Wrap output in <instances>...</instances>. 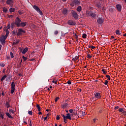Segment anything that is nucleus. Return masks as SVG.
I'll return each instance as SVG.
<instances>
[{
  "mask_svg": "<svg viewBox=\"0 0 126 126\" xmlns=\"http://www.w3.org/2000/svg\"><path fill=\"white\" fill-rule=\"evenodd\" d=\"M70 116L71 115L69 113H67V114H66V116H65L63 114H62V117L63 118L64 123H65V124L67 123V122L66 121H67V119L69 120H71Z\"/></svg>",
  "mask_w": 126,
  "mask_h": 126,
  "instance_id": "1",
  "label": "nucleus"
},
{
  "mask_svg": "<svg viewBox=\"0 0 126 126\" xmlns=\"http://www.w3.org/2000/svg\"><path fill=\"white\" fill-rule=\"evenodd\" d=\"M33 8L36 10V11H37V12H38V13L40 15H43V12H42V11H41V10L40 9V8H39V7H38L37 5H34L33 6Z\"/></svg>",
  "mask_w": 126,
  "mask_h": 126,
  "instance_id": "2",
  "label": "nucleus"
},
{
  "mask_svg": "<svg viewBox=\"0 0 126 126\" xmlns=\"http://www.w3.org/2000/svg\"><path fill=\"white\" fill-rule=\"evenodd\" d=\"M6 37L4 35L1 36L0 37V42L2 45H4L5 44V40H6Z\"/></svg>",
  "mask_w": 126,
  "mask_h": 126,
  "instance_id": "3",
  "label": "nucleus"
},
{
  "mask_svg": "<svg viewBox=\"0 0 126 126\" xmlns=\"http://www.w3.org/2000/svg\"><path fill=\"white\" fill-rule=\"evenodd\" d=\"M9 28H10V27L9 26V25H8L7 26L5 27L4 29V31L6 32V34L4 36L7 38V37H8V35H9V31H8V29H9Z\"/></svg>",
  "mask_w": 126,
  "mask_h": 126,
  "instance_id": "4",
  "label": "nucleus"
},
{
  "mask_svg": "<svg viewBox=\"0 0 126 126\" xmlns=\"http://www.w3.org/2000/svg\"><path fill=\"white\" fill-rule=\"evenodd\" d=\"M21 22V20L19 18L17 17L15 20V24L17 26V27H20V24Z\"/></svg>",
  "mask_w": 126,
  "mask_h": 126,
  "instance_id": "5",
  "label": "nucleus"
},
{
  "mask_svg": "<svg viewBox=\"0 0 126 126\" xmlns=\"http://www.w3.org/2000/svg\"><path fill=\"white\" fill-rule=\"evenodd\" d=\"M14 90H15V84H14V82H12L11 84V94H14Z\"/></svg>",
  "mask_w": 126,
  "mask_h": 126,
  "instance_id": "6",
  "label": "nucleus"
},
{
  "mask_svg": "<svg viewBox=\"0 0 126 126\" xmlns=\"http://www.w3.org/2000/svg\"><path fill=\"white\" fill-rule=\"evenodd\" d=\"M86 13H87V15H88V16H91L93 18H94V17H96V14H95V13L92 12V11H89V12L87 11Z\"/></svg>",
  "mask_w": 126,
  "mask_h": 126,
  "instance_id": "7",
  "label": "nucleus"
},
{
  "mask_svg": "<svg viewBox=\"0 0 126 126\" xmlns=\"http://www.w3.org/2000/svg\"><path fill=\"white\" fill-rule=\"evenodd\" d=\"M19 52L20 53H22V54L25 55L26 54V52L28 51V48H19Z\"/></svg>",
  "mask_w": 126,
  "mask_h": 126,
  "instance_id": "8",
  "label": "nucleus"
},
{
  "mask_svg": "<svg viewBox=\"0 0 126 126\" xmlns=\"http://www.w3.org/2000/svg\"><path fill=\"white\" fill-rule=\"evenodd\" d=\"M22 33H25V31L23 30L22 29H19L17 35V36H20V35H22Z\"/></svg>",
  "mask_w": 126,
  "mask_h": 126,
  "instance_id": "9",
  "label": "nucleus"
},
{
  "mask_svg": "<svg viewBox=\"0 0 126 126\" xmlns=\"http://www.w3.org/2000/svg\"><path fill=\"white\" fill-rule=\"evenodd\" d=\"M71 13L72 14L73 17H74L75 19L78 18V15L77 14V13H76V12H75V11H72Z\"/></svg>",
  "mask_w": 126,
  "mask_h": 126,
  "instance_id": "10",
  "label": "nucleus"
},
{
  "mask_svg": "<svg viewBox=\"0 0 126 126\" xmlns=\"http://www.w3.org/2000/svg\"><path fill=\"white\" fill-rule=\"evenodd\" d=\"M94 95L95 96V98H96V99L101 98V95H100V93H96V94H95Z\"/></svg>",
  "mask_w": 126,
  "mask_h": 126,
  "instance_id": "11",
  "label": "nucleus"
},
{
  "mask_svg": "<svg viewBox=\"0 0 126 126\" xmlns=\"http://www.w3.org/2000/svg\"><path fill=\"white\" fill-rule=\"evenodd\" d=\"M6 3L9 5H12L13 4V0H7Z\"/></svg>",
  "mask_w": 126,
  "mask_h": 126,
  "instance_id": "12",
  "label": "nucleus"
},
{
  "mask_svg": "<svg viewBox=\"0 0 126 126\" xmlns=\"http://www.w3.org/2000/svg\"><path fill=\"white\" fill-rule=\"evenodd\" d=\"M97 23H98V24H102L103 23V22H104V20H103L101 18H99L97 19Z\"/></svg>",
  "mask_w": 126,
  "mask_h": 126,
  "instance_id": "13",
  "label": "nucleus"
},
{
  "mask_svg": "<svg viewBox=\"0 0 126 126\" xmlns=\"http://www.w3.org/2000/svg\"><path fill=\"white\" fill-rule=\"evenodd\" d=\"M116 8L119 11H121L122 10V5L120 4H118L116 5Z\"/></svg>",
  "mask_w": 126,
  "mask_h": 126,
  "instance_id": "14",
  "label": "nucleus"
},
{
  "mask_svg": "<svg viewBox=\"0 0 126 126\" xmlns=\"http://www.w3.org/2000/svg\"><path fill=\"white\" fill-rule=\"evenodd\" d=\"M27 25V22H21L20 24V27H25Z\"/></svg>",
  "mask_w": 126,
  "mask_h": 126,
  "instance_id": "15",
  "label": "nucleus"
},
{
  "mask_svg": "<svg viewBox=\"0 0 126 126\" xmlns=\"http://www.w3.org/2000/svg\"><path fill=\"white\" fill-rule=\"evenodd\" d=\"M5 115L6 116H7V117H8L9 119H13V117L11 116L9 113L6 112L5 113Z\"/></svg>",
  "mask_w": 126,
  "mask_h": 126,
  "instance_id": "16",
  "label": "nucleus"
},
{
  "mask_svg": "<svg viewBox=\"0 0 126 126\" xmlns=\"http://www.w3.org/2000/svg\"><path fill=\"white\" fill-rule=\"evenodd\" d=\"M81 10H82V8L81 7V6H78V7L77 8V11H78V12H80Z\"/></svg>",
  "mask_w": 126,
  "mask_h": 126,
  "instance_id": "17",
  "label": "nucleus"
},
{
  "mask_svg": "<svg viewBox=\"0 0 126 126\" xmlns=\"http://www.w3.org/2000/svg\"><path fill=\"white\" fill-rule=\"evenodd\" d=\"M68 106V103H64V104H63L62 105V108H67Z\"/></svg>",
  "mask_w": 126,
  "mask_h": 126,
  "instance_id": "18",
  "label": "nucleus"
},
{
  "mask_svg": "<svg viewBox=\"0 0 126 126\" xmlns=\"http://www.w3.org/2000/svg\"><path fill=\"white\" fill-rule=\"evenodd\" d=\"M79 60V56H75L74 58H72V61L76 62V61Z\"/></svg>",
  "mask_w": 126,
  "mask_h": 126,
  "instance_id": "19",
  "label": "nucleus"
},
{
  "mask_svg": "<svg viewBox=\"0 0 126 126\" xmlns=\"http://www.w3.org/2000/svg\"><path fill=\"white\" fill-rule=\"evenodd\" d=\"M18 43H19V40H18V39H17V40H14V41L13 42V45H16V44H18Z\"/></svg>",
  "mask_w": 126,
  "mask_h": 126,
  "instance_id": "20",
  "label": "nucleus"
},
{
  "mask_svg": "<svg viewBox=\"0 0 126 126\" xmlns=\"http://www.w3.org/2000/svg\"><path fill=\"white\" fill-rule=\"evenodd\" d=\"M116 35H121L122 33L121 32V31L119 30H117L116 31Z\"/></svg>",
  "mask_w": 126,
  "mask_h": 126,
  "instance_id": "21",
  "label": "nucleus"
},
{
  "mask_svg": "<svg viewBox=\"0 0 126 126\" xmlns=\"http://www.w3.org/2000/svg\"><path fill=\"white\" fill-rule=\"evenodd\" d=\"M68 24L69 25H73L74 24V23H73V22H72V21H68Z\"/></svg>",
  "mask_w": 126,
  "mask_h": 126,
  "instance_id": "22",
  "label": "nucleus"
},
{
  "mask_svg": "<svg viewBox=\"0 0 126 126\" xmlns=\"http://www.w3.org/2000/svg\"><path fill=\"white\" fill-rule=\"evenodd\" d=\"M6 77H7L6 75H3V76L2 77V78H1V82H3V80H4V79H5V78H6Z\"/></svg>",
  "mask_w": 126,
  "mask_h": 126,
  "instance_id": "23",
  "label": "nucleus"
},
{
  "mask_svg": "<svg viewBox=\"0 0 126 126\" xmlns=\"http://www.w3.org/2000/svg\"><path fill=\"white\" fill-rule=\"evenodd\" d=\"M63 14H65V15L67 14V10L66 9H64L63 10Z\"/></svg>",
  "mask_w": 126,
  "mask_h": 126,
  "instance_id": "24",
  "label": "nucleus"
},
{
  "mask_svg": "<svg viewBox=\"0 0 126 126\" xmlns=\"http://www.w3.org/2000/svg\"><path fill=\"white\" fill-rule=\"evenodd\" d=\"M5 106H6L7 108L11 107L8 102H6V103H5Z\"/></svg>",
  "mask_w": 126,
  "mask_h": 126,
  "instance_id": "25",
  "label": "nucleus"
},
{
  "mask_svg": "<svg viewBox=\"0 0 126 126\" xmlns=\"http://www.w3.org/2000/svg\"><path fill=\"white\" fill-rule=\"evenodd\" d=\"M36 108H37V109L38 110V111L39 112L41 111V108L40 107V106L38 104L36 105Z\"/></svg>",
  "mask_w": 126,
  "mask_h": 126,
  "instance_id": "26",
  "label": "nucleus"
},
{
  "mask_svg": "<svg viewBox=\"0 0 126 126\" xmlns=\"http://www.w3.org/2000/svg\"><path fill=\"white\" fill-rule=\"evenodd\" d=\"M10 12H14L15 11V8H11L9 9Z\"/></svg>",
  "mask_w": 126,
  "mask_h": 126,
  "instance_id": "27",
  "label": "nucleus"
},
{
  "mask_svg": "<svg viewBox=\"0 0 126 126\" xmlns=\"http://www.w3.org/2000/svg\"><path fill=\"white\" fill-rule=\"evenodd\" d=\"M9 113L14 114V111L11 109H9Z\"/></svg>",
  "mask_w": 126,
  "mask_h": 126,
  "instance_id": "28",
  "label": "nucleus"
},
{
  "mask_svg": "<svg viewBox=\"0 0 126 126\" xmlns=\"http://www.w3.org/2000/svg\"><path fill=\"white\" fill-rule=\"evenodd\" d=\"M79 0H75L74 1V3H75V4H79Z\"/></svg>",
  "mask_w": 126,
  "mask_h": 126,
  "instance_id": "29",
  "label": "nucleus"
},
{
  "mask_svg": "<svg viewBox=\"0 0 126 126\" xmlns=\"http://www.w3.org/2000/svg\"><path fill=\"white\" fill-rule=\"evenodd\" d=\"M92 57L91 55L89 54V53H87V58L91 59Z\"/></svg>",
  "mask_w": 126,
  "mask_h": 126,
  "instance_id": "30",
  "label": "nucleus"
},
{
  "mask_svg": "<svg viewBox=\"0 0 126 126\" xmlns=\"http://www.w3.org/2000/svg\"><path fill=\"white\" fill-rule=\"evenodd\" d=\"M87 37V34H83L82 38H83V39H86Z\"/></svg>",
  "mask_w": 126,
  "mask_h": 126,
  "instance_id": "31",
  "label": "nucleus"
},
{
  "mask_svg": "<svg viewBox=\"0 0 126 126\" xmlns=\"http://www.w3.org/2000/svg\"><path fill=\"white\" fill-rule=\"evenodd\" d=\"M2 9L4 12H6L7 11V8H5V7H3Z\"/></svg>",
  "mask_w": 126,
  "mask_h": 126,
  "instance_id": "32",
  "label": "nucleus"
},
{
  "mask_svg": "<svg viewBox=\"0 0 126 126\" xmlns=\"http://www.w3.org/2000/svg\"><path fill=\"white\" fill-rule=\"evenodd\" d=\"M10 56L11 57V58H14V55L12 52H10Z\"/></svg>",
  "mask_w": 126,
  "mask_h": 126,
  "instance_id": "33",
  "label": "nucleus"
},
{
  "mask_svg": "<svg viewBox=\"0 0 126 126\" xmlns=\"http://www.w3.org/2000/svg\"><path fill=\"white\" fill-rule=\"evenodd\" d=\"M101 71H102L103 74H106V73H107V71H105L104 69H102L101 70Z\"/></svg>",
  "mask_w": 126,
  "mask_h": 126,
  "instance_id": "34",
  "label": "nucleus"
},
{
  "mask_svg": "<svg viewBox=\"0 0 126 126\" xmlns=\"http://www.w3.org/2000/svg\"><path fill=\"white\" fill-rule=\"evenodd\" d=\"M3 116H4L3 113L0 114V117L1 118V119H3Z\"/></svg>",
  "mask_w": 126,
  "mask_h": 126,
  "instance_id": "35",
  "label": "nucleus"
},
{
  "mask_svg": "<svg viewBox=\"0 0 126 126\" xmlns=\"http://www.w3.org/2000/svg\"><path fill=\"white\" fill-rule=\"evenodd\" d=\"M74 116H77V113L73 112L71 114V117H74Z\"/></svg>",
  "mask_w": 126,
  "mask_h": 126,
  "instance_id": "36",
  "label": "nucleus"
},
{
  "mask_svg": "<svg viewBox=\"0 0 126 126\" xmlns=\"http://www.w3.org/2000/svg\"><path fill=\"white\" fill-rule=\"evenodd\" d=\"M23 60H24V62H26V60H27V58H26L25 56H23Z\"/></svg>",
  "mask_w": 126,
  "mask_h": 126,
  "instance_id": "37",
  "label": "nucleus"
},
{
  "mask_svg": "<svg viewBox=\"0 0 126 126\" xmlns=\"http://www.w3.org/2000/svg\"><path fill=\"white\" fill-rule=\"evenodd\" d=\"M102 83L104 84L105 85H108V81L106 80V81H105V83L102 82Z\"/></svg>",
  "mask_w": 126,
  "mask_h": 126,
  "instance_id": "38",
  "label": "nucleus"
},
{
  "mask_svg": "<svg viewBox=\"0 0 126 126\" xmlns=\"http://www.w3.org/2000/svg\"><path fill=\"white\" fill-rule=\"evenodd\" d=\"M106 77H107V80H110V76L107 75H106Z\"/></svg>",
  "mask_w": 126,
  "mask_h": 126,
  "instance_id": "39",
  "label": "nucleus"
},
{
  "mask_svg": "<svg viewBox=\"0 0 126 126\" xmlns=\"http://www.w3.org/2000/svg\"><path fill=\"white\" fill-rule=\"evenodd\" d=\"M54 34H55V35H58V34H59V31H55L54 32Z\"/></svg>",
  "mask_w": 126,
  "mask_h": 126,
  "instance_id": "40",
  "label": "nucleus"
},
{
  "mask_svg": "<svg viewBox=\"0 0 126 126\" xmlns=\"http://www.w3.org/2000/svg\"><path fill=\"white\" fill-rule=\"evenodd\" d=\"M75 38L76 39L77 41L78 39V35L76 34V33H75Z\"/></svg>",
  "mask_w": 126,
  "mask_h": 126,
  "instance_id": "41",
  "label": "nucleus"
},
{
  "mask_svg": "<svg viewBox=\"0 0 126 126\" xmlns=\"http://www.w3.org/2000/svg\"><path fill=\"white\" fill-rule=\"evenodd\" d=\"M28 114H29L30 115H32V111H28Z\"/></svg>",
  "mask_w": 126,
  "mask_h": 126,
  "instance_id": "42",
  "label": "nucleus"
},
{
  "mask_svg": "<svg viewBox=\"0 0 126 126\" xmlns=\"http://www.w3.org/2000/svg\"><path fill=\"white\" fill-rule=\"evenodd\" d=\"M119 111L120 113H122L123 111V109L122 108H119Z\"/></svg>",
  "mask_w": 126,
  "mask_h": 126,
  "instance_id": "43",
  "label": "nucleus"
},
{
  "mask_svg": "<svg viewBox=\"0 0 126 126\" xmlns=\"http://www.w3.org/2000/svg\"><path fill=\"white\" fill-rule=\"evenodd\" d=\"M97 119L96 118L94 119L93 120V123H96V121H97Z\"/></svg>",
  "mask_w": 126,
  "mask_h": 126,
  "instance_id": "44",
  "label": "nucleus"
},
{
  "mask_svg": "<svg viewBox=\"0 0 126 126\" xmlns=\"http://www.w3.org/2000/svg\"><path fill=\"white\" fill-rule=\"evenodd\" d=\"M0 66L4 67V64L3 63H0Z\"/></svg>",
  "mask_w": 126,
  "mask_h": 126,
  "instance_id": "45",
  "label": "nucleus"
},
{
  "mask_svg": "<svg viewBox=\"0 0 126 126\" xmlns=\"http://www.w3.org/2000/svg\"><path fill=\"white\" fill-rule=\"evenodd\" d=\"M59 100V97H56V98H55V102H57V101H58Z\"/></svg>",
  "mask_w": 126,
  "mask_h": 126,
  "instance_id": "46",
  "label": "nucleus"
},
{
  "mask_svg": "<svg viewBox=\"0 0 126 126\" xmlns=\"http://www.w3.org/2000/svg\"><path fill=\"white\" fill-rule=\"evenodd\" d=\"M67 84L68 85H70V84H71V81H68L67 82Z\"/></svg>",
  "mask_w": 126,
  "mask_h": 126,
  "instance_id": "47",
  "label": "nucleus"
},
{
  "mask_svg": "<svg viewBox=\"0 0 126 126\" xmlns=\"http://www.w3.org/2000/svg\"><path fill=\"white\" fill-rule=\"evenodd\" d=\"M85 115H86L85 112H82V117H84Z\"/></svg>",
  "mask_w": 126,
  "mask_h": 126,
  "instance_id": "48",
  "label": "nucleus"
},
{
  "mask_svg": "<svg viewBox=\"0 0 126 126\" xmlns=\"http://www.w3.org/2000/svg\"><path fill=\"white\" fill-rule=\"evenodd\" d=\"M56 120H60V116L59 115H57V116H56Z\"/></svg>",
  "mask_w": 126,
  "mask_h": 126,
  "instance_id": "49",
  "label": "nucleus"
},
{
  "mask_svg": "<svg viewBox=\"0 0 126 126\" xmlns=\"http://www.w3.org/2000/svg\"><path fill=\"white\" fill-rule=\"evenodd\" d=\"M69 112L70 113H73V110H72V109H69Z\"/></svg>",
  "mask_w": 126,
  "mask_h": 126,
  "instance_id": "50",
  "label": "nucleus"
},
{
  "mask_svg": "<svg viewBox=\"0 0 126 126\" xmlns=\"http://www.w3.org/2000/svg\"><path fill=\"white\" fill-rule=\"evenodd\" d=\"M99 49H100V48H97L96 49V53H99L100 52Z\"/></svg>",
  "mask_w": 126,
  "mask_h": 126,
  "instance_id": "51",
  "label": "nucleus"
},
{
  "mask_svg": "<svg viewBox=\"0 0 126 126\" xmlns=\"http://www.w3.org/2000/svg\"><path fill=\"white\" fill-rule=\"evenodd\" d=\"M18 13L20 14V15H21V14H22V12H21V11H19Z\"/></svg>",
  "mask_w": 126,
  "mask_h": 126,
  "instance_id": "52",
  "label": "nucleus"
},
{
  "mask_svg": "<svg viewBox=\"0 0 126 126\" xmlns=\"http://www.w3.org/2000/svg\"><path fill=\"white\" fill-rule=\"evenodd\" d=\"M9 18H13V15H10L9 16Z\"/></svg>",
  "mask_w": 126,
  "mask_h": 126,
  "instance_id": "53",
  "label": "nucleus"
},
{
  "mask_svg": "<svg viewBox=\"0 0 126 126\" xmlns=\"http://www.w3.org/2000/svg\"><path fill=\"white\" fill-rule=\"evenodd\" d=\"M118 109H119V106L115 107V110H118Z\"/></svg>",
  "mask_w": 126,
  "mask_h": 126,
  "instance_id": "54",
  "label": "nucleus"
},
{
  "mask_svg": "<svg viewBox=\"0 0 126 126\" xmlns=\"http://www.w3.org/2000/svg\"><path fill=\"white\" fill-rule=\"evenodd\" d=\"M78 92H81V89H78Z\"/></svg>",
  "mask_w": 126,
  "mask_h": 126,
  "instance_id": "55",
  "label": "nucleus"
},
{
  "mask_svg": "<svg viewBox=\"0 0 126 126\" xmlns=\"http://www.w3.org/2000/svg\"><path fill=\"white\" fill-rule=\"evenodd\" d=\"M49 116H50V114L48 113L47 115H46V117H48Z\"/></svg>",
  "mask_w": 126,
  "mask_h": 126,
  "instance_id": "56",
  "label": "nucleus"
},
{
  "mask_svg": "<svg viewBox=\"0 0 126 126\" xmlns=\"http://www.w3.org/2000/svg\"><path fill=\"white\" fill-rule=\"evenodd\" d=\"M38 114H39V115H42V112H39V113H38Z\"/></svg>",
  "mask_w": 126,
  "mask_h": 126,
  "instance_id": "57",
  "label": "nucleus"
},
{
  "mask_svg": "<svg viewBox=\"0 0 126 126\" xmlns=\"http://www.w3.org/2000/svg\"><path fill=\"white\" fill-rule=\"evenodd\" d=\"M1 94L2 95L4 96V94L3 93V92H2Z\"/></svg>",
  "mask_w": 126,
  "mask_h": 126,
  "instance_id": "58",
  "label": "nucleus"
},
{
  "mask_svg": "<svg viewBox=\"0 0 126 126\" xmlns=\"http://www.w3.org/2000/svg\"><path fill=\"white\" fill-rule=\"evenodd\" d=\"M47 118H48V117H45V118H44V121H45V120H47Z\"/></svg>",
  "mask_w": 126,
  "mask_h": 126,
  "instance_id": "59",
  "label": "nucleus"
},
{
  "mask_svg": "<svg viewBox=\"0 0 126 126\" xmlns=\"http://www.w3.org/2000/svg\"><path fill=\"white\" fill-rule=\"evenodd\" d=\"M89 48H95V46H89Z\"/></svg>",
  "mask_w": 126,
  "mask_h": 126,
  "instance_id": "60",
  "label": "nucleus"
},
{
  "mask_svg": "<svg viewBox=\"0 0 126 126\" xmlns=\"http://www.w3.org/2000/svg\"><path fill=\"white\" fill-rule=\"evenodd\" d=\"M24 124H26V125H27V123H26V121H24Z\"/></svg>",
  "mask_w": 126,
  "mask_h": 126,
  "instance_id": "61",
  "label": "nucleus"
},
{
  "mask_svg": "<svg viewBox=\"0 0 126 126\" xmlns=\"http://www.w3.org/2000/svg\"><path fill=\"white\" fill-rule=\"evenodd\" d=\"M18 76H22V74L19 73V74H18Z\"/></svg>",
  "mask_w": 126,
  "mask_h": 126,
  "instance_id": "62",
  "label": "nucleus"
},
{
  "mask_svg": "<svg viewBox=\"0 0 126 126\" xmlns=\"http://www.w3.org/2000/svg\"><path fill=\"white\" fill-rule=\"evenodd\" d=\"M123 36H124V37H126V33L124 34L123 35Z\"/></svg>",
  "mask_w": 126,
  "mask_h": 126,
  "instance_id": "63",
  "label": "nucleus"
},
{
  "mask_svg": "<svg viewBox=\"0 0 126 126\" xmlns=\"http://www.w3.org/2000/svg\"><path fill=\"white\" fill-rule=\"evenodd\" d=\"M123 51H125V52H126V49H123Z\"/></svg>",
  "mask_w": 126,
  "mask_h": 126,
  "instance_id": "64",
  "label": "nucleus"
}]
</instances>
